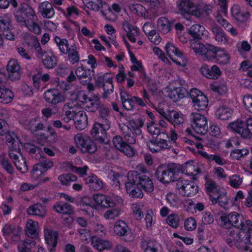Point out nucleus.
<instances>
[{"mask_svg":"<svg viewBox=\"0 0 252 252\" xmlns=\"http://www.w3.org/2000/svg\"><path fill=\"white\" fill-rule=\"evenodd\" d=\"M220 224L227 229H230L231 226H233L241 230V231L247 230L245 240L250 242L252 233V221L251 220H245L242 215L233 212L220 217Z\"/></svg>","mask_w":252,"mask_h":252,"instance_id":"obj_1","label":"nucleus"},{"mask_svg":"<svg viewBox=\"0 0 252 252\" xmlns=\"http://www.w3.org/2000/svg\"><path fill=\"white\" fill-rule=\"evenodd\" d=\"M147 173V170L144 168L141 172L130 171L127 174V180L137 184L145 191L151 192L154 190V185Z\"/></svg>","mask_w":252,"mask_h":252,"instance_id":"obj_2","label":"nucleus"},{"mask_svg":"<svg viewBox=\"0 0 252 252\" xmlns=\"http://www.w3.org/2000/svg\"><path fill=\"white\" fill-rule=\"evenodd\" d=\"M179 171V168L175 163L168 165L159 166L156 172L155 176L158 180L163 183H169L171 182H176L177 175Z\"/></svg>","mask_w":252,"mask_h":252,"instance_id":"obj_3","label":"nucleus"},{"mask_svg":"<svg viewBox=\"0 0 252 252\" xmlns=\"http://www.w3.org/2000/svg\"><path fill=\"white\" fill-rule=\"evenodd\" d=\"M55 41L60 51L63 54H67L68 59L72 64H74L79 61L78 51L75 45L69 46L68 41L65 38H61L56 36Z\"/></svg>","mask_w":252,"mask_h":252,"instance_id":"obj_4","label":"nucleus"},{"mask_svg":"<svg viewBox=\"0 0 252 252\" xmlns=\"http://www.w3.org/2000/svg\"><path fill=\"white\" fill-rule=\"evenodd\" d=\"M229 127L233 132L240 135L244 139L252 137V118L247 119L246 123L240 120L230 123Z\"/></svg>","mask_w":252,"mask_h":252,"instance_id":"obj_5","label":"nucleus"},{"mask_svg":"<svg viewBox=\"0 0 252 252\" xmlns=\"http://www.w3.org/2000/svg\"><path fill=\"white\" fill-rule=\"evenodd\" d=\"M176 189L184 196L195 195L198 190L197 185L193 182L180 178L176 180Z\"/></svg>","mask_w":252,"mask_h":252,"instance_id":"obj_6","label":"nucleus"},{"mask_svg":"<svg viewBox=\"0 0 252 252\" xmlns=\"http://www.w3.org/2000/svg\"><path fill=\"white\" fill-rule=\"evenodd\" d=\"M168 139L167 134L162 132L159 135L156 136L154 139L150 140L151 144L148 145L149 150L153 153H157L163 150L170 149L171 146Z\"/></svg>","mask_w":252,"mask_h":252,"instance_id":"obj_7","label":"nucleus"},{"mask_svg":"<svg viewBox=\"0 0 252 252\" xmlns=\"http://www.w3.org/2000/svg\"><path fill=\"white\" fill-rule=\"evenodd\" d=\"M93 73V70L86 69L83 66L77 67L75 71V75L71 71L66 80L68 82H72L77 79L80 83L83 85H87L91 80L92 76L94 75Z\"/></svg>","mask_w":252,"mask_h":252,"instance_id":"obj_8","label":"nucleus"},{"mask_svg":"<svg viewBox=\"0 0 252 252\" xmlns=\"http://www.w3.org/2000/svg\"><path fill=\"white\" fill-rule=\"evenodd\" d=\"M74 138L77 147L82 153L93 154L96 151V146L90 137L84 136L81 134H77Z\"/></svg>","mask_w":252,"mask_h":252,"instance_id":"obj_9","label":"nucleus"},{"mask_svg":"<svg viewBox=\"0 0 252 252\" xmlns=\"http://www.w3.org/2000/svg\"><path fill=\"white\" fill-rule=\"evenodd\" d=\"M193 106L198 111L204 110L208 105L207 97L197 89H192L189 93Z\"/></svg>","mask_w":252,"mask_h":252,"instance_id":"obj_10","label":"nucleus"},{"mask_svg":"<svg viewBox=\"0 0 252 252\" xmlns=\"http://www.w3.org/2000/svg\"><path fill=\"white\" fill-rule=\"evenodd\" d=\"M192 128L197 133L201 135L205 134L208 131L206 118L199 113H192Z\"/></svg>","mask_w":252,"mask_h":252,"instance_id":"obj_11","label":"nucleus"},{"mask_svg":"<svg viewBox=\"0 0 252 252\" xmlns=\"http://www.w3.org/2000/svg\"><path fill=\"white\" fill-rule=\"evenodd\" d=\"M110 127L107 126V127L105 128V125L103 123H96L94 125L91 131V135L100 143H106L107 137L106 131L109 129Z\"/></svg>","mask_w":252,"mask_h":252,"instance_id":"obj_12","label":"nucleus"},{"mask_svg":"<svg viewBox=\"0 0 252 252\" xmlns=\"http://www.w3.org/2000/svg\"><path fill=\"white\" fill-rule=\"evenodd\" d=\"M244 235H245L244 231H239L237 234L238 239L235 237L234 239L229 238L227 239L226 242L229 246H232L234 245L238 249L247 251L249 250L248 244H252V242L251 241L250 242L245 240Z\"/></svg>","mask_w":252,"mask_h":252,"instance_id":"obj_13","label":"nucleus"},{"mask_svg":"<svg viewBox=\"0 0 252 252\" xmlns=\"http://www.w3.org/2000/svg\"><path fill=\"white\" fill-rule=\"evenodd\" d=\"M44 98L47 103L53 105H56L65 101V98L62 93L56 89L46 91L44 94Z\"/></svg>","mask_w":252,"mask_h":252,"instance_id":"obj_14","label":"nucleus"},{"mask_svg":"<svg viewBox=\"0 0 252 252\" xmlns=\"http://www.w3.org/2000/svg\"><path fill=\"white\" fill-rule=\"evenodd\" d=\"M114 231L117 235L123 236L126 241H131L133 239L132 233L124 221H117L114 226Z\"/></svg>","mask_w":252,"mask_h":252,"instance_id":"obj_15","label":"nucleus"},{"mask_svg":"<svg viewBox=\"0 0 252 252\" xmlns=\"http://www.w3.org/2000/svg\"><path fill=\"white\" fill-rule=\"evenodd\" d=\"M9 156L13 159V162L18 170L22 173L28 171V166L25 158L21 153V150L15 152H9Z\"/></svg>","mask_w":252,"mask_h":252,"instance_id":"obj_16","label":"nucleus"},{"mask_svg":"<svg viewBox=\"0 0 252 252\" xmlns=\"http://www.w3.org/2000/svg\"><path fill=\"white\" fill-rule=\"evenodd\" d=\"M211 32L219 45L224 46L228 44V37L220 26L217 24L212 25Z\"/></svg>","mask_w":252,"mask_h":252,"instance_id":"obj_17","label":"nucleus"},{"mask_svg":"<svg viewBox=\"0 0 252 252\" xmlns=\"http://www.w3.org/2000/svg\"><path fill=\"white\" fill-rule=\"evenodd\" d=\"M86 6L88 8L94 11L100 10L102 15L106 18L107 12L110 13L111 11L110 6L102 0H90L87 2Z\"/></svg>","mask_w":252,"mask_h":252,"instance_id":"obj_18","label":"nucleus"},{"mask_svg":"<svg viewBox=\"0 0 252 252\" xmlns=\"http://www.w3.org/2000/svg\"><path fill=\"white\" fill-rule=\"evenodd\" d=\"M113 142L114 147L119 151L123 152L126 155L129 157L134 155L133 150L131 146L124 142L122 137L117 135L114 137Z\"/></svg>","mask_w":252,"mask_h":252,"instance_id":"obj_19","label":"nucleus"},{"mask_svg":"<svg viewBox=\"0 0 252 252\" xmlns=\"http://www.w3.org/2000/svg\"><path fill=\"white\" fill-rule=\"evenodd\" d=\"M165 50L166 54L173 62L180 66H185L186 65L187 62L186 60H182V62H180L178 59H175L173 57V55H175L179 58H181L183 55V53L173 44L167 43L165 46Z\"/></svg>","mask_w":252,"mask_h":252,"instance_id":"obj_20","label":"nucleus"},{"mask_svg":"<svg viewBox=\"0 0 252 252\" xmlns=\"http://www.w3.org/2000/svg\"><path fill=\"white\" fill-rule=\"evenodd\" d=\"M7 70L9 73L8 77L11 80H18L21 76V67L18 61L15 59L10 60L7 65Z\"/></svg>","mask_w":252,"mask_h":252,"instance_id":"obj_21","label":"nucleus"},{"mask_svg":"<svg viewBox=\"0 0 252 252\" xmlns=\"http://www.w3.org/2000/svg\"><path fill=\"white\" fill-rule=\"evenodd\" d=\"M126 193L132 198H141L143 196V193L140 187L135 183L129 181L125 184Z\"/></svg>","mask_w":252,"mask_h":252,"instance_id":"obj_22","label":"nucleus"},{"mask_svg":"<svg viewBox=\"0 0 252 252\" xmlns=\"http://www.w3.org/2000/svg\"><path fill=\"white\" fill-rule=\"evenodd\" d=\"M91 244L94 248L99 251L110 249L113 246L111 242L95 236L92 237Z\"/></svg>","mask_w":252,"mask_h":252,"instance_id":"obj_23","label":"nucleus"},{"mask_svg":"<svg viewBox=\"0 0 252 252\" xmlns=\"http://www.w3.org/2000/svg\"><path fill=\"white\" fill-rule=\"evenodd\" d=\"M201 71L205 77L212 79L218 78L221 74L220 68L216 65H214L211 67L208 66H203L201 68Z\"/></svg>","mask_w":252,"mask_h":252,"instance_id":"obj_24","label":"nucleus"},{"mask_svg":"<svg viewBox=\"0 0 252 252\" xmlns=\"http://www.w3.org/2000/svg\"><path fill=\"white\" fill-rule=\"evenodd\" d=\"M177 7L181 14L189 15L191 9L195 7V3L191 0H178Z\"/></svg>","mask_w":252,"mask_h":252,"instance_id":"obj_25","label":"nucleus"},{"mask_svg":"<svg viewBox=\"0 0 252 252\" xmlns=\"http://www.w3.org/2000/svg\"><path fill=\"white\" fill-rule=\"evenodd\" d=\"M38 8L39 12L44 18H51L55 14L52 4L47 1L41 3Z\"/></svg>","mask_w":252,"mask_h":252,"instance_id":"obj_26","label":"nucleus"},{"mask_svg":"<svg viewBox=\"0 0 252 252\" xmlns=\"http://www.w3.org/2000/svg\"><path fill=\"white\" fill-rule=\"evenodd\" d=\"M74 122L76 128L79 130L85 129L88 124V117L86 113L83 111L77 112Z\"/></svg>","mask_w":252,"mask_h":252,"instance_id":"obj_27","label":"nucleus"},{"mask_svg":"<svg viewBox=\"0 0 252 252\" xmlns=\"http://www.w3.org/2000/svg\"><path fill=\"white\" fill-rule=\"evenodd\" d=\"M210 199L213 204L218 202L219 205L222 207H224L228 204L226 192L222 189L220 191H219L218 193H215V194H210Z\"/></svg>","mask_w":252,"mask_h":252,"instance_id":"obj_28","label":"nucleus"},{"mask_svg":"<svg viewBox=\"0 0 252 252\" xmlns=\"http://www.w3.org/2000/svg\"><path fill=\"white\" fill-rule=\"evenodd\" d=\"M5 134L10 149L9 152H15L21 150V143L16 136L14 133L10 134L9 131Z\"/></svg>","mask_w":252,"mask_h":252,"instance_id":"obj_29","label":"nucleus"},{"mask_svg":"<svg viewBox=\"0 0 252 252\" xmlns=\"http://www.w3.org/2000/svg\"><path fill=\"white\" fill-rule=\"evenodd\" d=\"M44 236L47 244L52 246L51 252H54L57 246L58 235L57 232L51 230H47L45 231Z\"/></svg>","mask_w":252,"mask_h":252,"instance_id":"obj_30","label":"nucleus"},{"mask_svg":"<svg viewBox=\"0 0 252 252\" xmlns=\"http://www.w3.org/2000/svg\"><path fill=\"white\" fill-rule=\"evenodd\" d=\"M94 199L98 205L104 208L113 207L115 205L114 202L108 196L102 194H94Z\"/></svg>","mask_w":252,"mask_h":252,"instance_id":"obj_31","label":"nucleus"},{"mask_svg":"<svg viewBox=\"0 0 252 252\" xmlns=\"http://www.w3.org/2000/svg\"><path fill=\"white\" fill-rule=\"evenodd\" d=\"M124 30L126 32V36L128 39L132 42H135L136 39L134 37L138 36L139 32L136 27L132 26L128 22L125 21L123 24Z\"/></svg>","mask_w":252,"mask_h":252,"instance_id":"obj_32","label":"nucleus"},{"mask_svg":"<svg viewBox=\"0 0 252 252\" xmlns=\"http://www.w3.org/2000/svg\"><path fill=\"white\" fill-rule=\"evenodd\" d=\"M207 31L204 27L199 24L191 26L189 30V33L194 39H201L204 35H206Z\"/></svg>","mask_w":252,"mask_h":252,"instance_id":"obj_33","label":"nucleus"},{"mask_svg":"<svg viewBox=\"0 0 252 252\" xmlns=\"http://www.w3.org/2000/svg\"><path fill=\"white\" fill-rule=\"evenodd\" d=\"M86 183L93 190H98L103 186V182L95 175H93L86 179Z\"/></svg>","mask_w":252,"mask_h":252,"instance_id":"obj_34","label":"nucleus"},{"mask_svg":"<svg viewBox=\"0 0 252 252\" xmlns=\"http://www.w3.org/2000/svg\"><path fill=\"white\" fill-rule=\"evenodd\" d=\"M75 99L78 101L81 105L86 110L89 111L92 102V96L89 97L83 91L77 93Z\"/></svg>","mask_w":252,"mask_h":252,"instance_id":"obj_35","label":"nucleus"},{"mask_svg":"<svg viewBox=\"0 0 252 252\" xmlns=\"http://www.w3.org/2000/svg\"><path fill=\"white\" fill-rule=\"evenodd\" d=\"M75 99L78 101L81 105L86 110L89 111L92 102V96L89 97L83 91L77 93Z\"/></svg>","mask_w":252,"mask_h":252,"instance_id":"obj_36","label":"nucleus"},{"mask_svg":"<svg viewBox=\"0 0 252 252\" xmlns=\"http://www.w3.org/2000/svg\"><path fill=\"white\" fill-rule=\"evenodd\" d=\"M27 211L29 215H36L41 217H44L46 214L45 207L39 203L30 206Z\"/></svg>","mask_w":252,"mask_h":252,"instance_id":"obj_37","label":"nucleus"},{"mask_svg":"<svg viewBox=\"0 0 252 252\" xmlns=\"http://www.w3.org/2000/svg\"><path fill=\"white\" fill-rule=\"evenodd\" d=\"M14 97L12 91L4 86L0 85V102L8 103L11 101Z\"/></svg>","mask_w":252,"mask_h":252,"instance_id":"obj_38","label":"nucleus"},{"mask_svg":"<svg viewBox=\"0 0 252 252\" xmlns=\"http://www.w3.org/2000/svg\"><path fill=\"white\" fill-rule=\"evenodd\" d=\"M41 58L44 65L47 68H53L57 65L56 57L52 53L43 54Z\"/></svg>","mask_w":252,"mask_h":252,"instance_id":"obj_39","label":"nucleus"},{"mask_svg":"<svg viewBox=\"0 0 252 252\" xmlns=\"http://www.w3.org/2000/svg\"><path fill=\"white\" fill-rule=\"evenodd\" d=\"M188 94V91L182 87L175 88L172 90L169 94V97L173 99L175 102L185 97L186 95Z\"/></svg>","mask_w":252,"mask_h":252,"instance_id":"obj_40","label":"nucleus"},{"mask_svg":"<svg viewBox=\"0 0 252 252\" xmlns=\"http://www.w3.org/2000/svg\"><path fill=\"white\" fill-rule=\"evenodd\" d=\"M99 121L101 123L105 125V128L107 127V126H110V111L108 108L103 106L100 107L99 110Z\"/></svg>","mask_w":252,"mask_h":252,"instance_id":"obj_41","label":"nucleus"},{"mask_svg":"<svg viewBox=\"0 0 252 252\" xmlns=\"http://www.w3.org/2000/svg\"><path fill=\"white\" fill-rule=\"evenodd\" d=\"M157 26L159 30L164 34L168 33L171 30V23L165 17H160L158 19Z\"/></svg>","mask_w":252,"mask_h":252,"instance_id":"obj_42","label":"nucleus"},{"mask_svg":"<svg viewBox=\"0 0 252 252\" xmlns=\"http://www.w3.org/2000/svg\"><path fill=\"white\" fill-rule=\"evenodd\" d=\"M166 119L173 125H180L184 122V119L182 115L175 111H172L168 114V117H166Z\"/></svg>","mask_w":252,"mask_h":252,"instance_id":"obj_43","label":"nucleus"},{"mask_svg":"<svg viewBox=\"0 0 252 252\" xmlns=\"http://www.w3.org/2000/svg\"><path fill=\"white\" fill-rule=\"evenodd\" d=\"M38 223L32 220H29L27 224L26 233L29 237L32 239L37 237L38 233L37 232L36 227Z\"/></svg>","mask_w":252,"mask_h":252,"instance_id":"obj_44","label":"nucleus"},{"mask_svg":"<svg viewBox=\"0 0 252 252\" xmlns=\"http://www.w3.org/2000/svg\"><path fill=\"white\" fill-rule=\"evenodd\" d=\"M20 11L21 12L24 13L27 17H31L32 18L29 20H37V17L35 15V13L34 10L29 4L27 3L22 4L20 8Z\"/></svg>","mask_w":252,"mask_h":252,"instance_id":"obj_45","label":"nucleus"},{"mask_svg":"<svg viewBox=\"0 0 252 252\" xmlns=\"http://www.w3.org/2000/svg\"><path fill=\"white\" fill-rule=\"evenodd\" d=\"M54 209L59 213L63 214L71 215L74 213L73 209L72 206L68 204L65 203L63 205H56L53 206Z\"/></svg>","mask_w":252,"mask_h":252,"instance_id":"obj_46","label":"nucleus"},{"mask_svg":"<svg viewBox=\"0 0 252 252\" xmlns=\"http://www.w3.org/2000/svg\"><path fill=\"white\" fill-rule=\"evenodd\" d=\"M205 48L203 55L208 60L215 59L219 48L210 44H206L205 45Z\"/></svg>","mask_w":252,"mask_h":252,"instance_id":"obj_47","label":"nucleus"},{"mask_svg":"<svg viewBox=\"0 0 252 252\" xmlns=\"http://www.w3.org/2000/svg\"><path fill=\"white\" fill-rule=\"evenodd\" d=\"M231 114L230 109L224 106L220 107L216 112L218 117L222 120L228 119L231 116Z\"/></svg>","mask_w":252,"mask_h":252,"instance_id":"obj_48","label":"nucleus"},{"mask_svg":"<svg viewBox=\"0 0 252 252\" xmlns=\"http://www.w3.org/2000/svg\"><path fill=\"white\" fill-rule=\"evenodd\" d=\"M229 58V55L223 50H221L220 48L216 54V56L215 57L217 62L222 64L227 63Z\"/></svg>","mask_w":252,"mask_h":252,"instance_id":"obj_49","label":"nucleus"},{"mask_svg":"<svg viewBox=\"0 0 252 252\" xmlns=\"http://www.w3.org/2000/svg\"><path fill=\"white\" fill-rule=\"evenodd\" d=\"M112 77L109 73H106L102 75H98L95 78V84L98 87L106 84V83L112 82Z\"/></svg>","mask_w":252,"mask_h":252,"instance_id":"obj_50","label":"nucleus"},{"mask_svg":"<svg viewBox=\"0 0 252 252\" xmlns=\"http://www.w3.org/2000/svg\"><path fill=\"white\" fill-rule=\"evenodd\" d=\"M148 27L146 24L143 27V31L145 33L148 35L149 40L155 44H158L161 41V38L159 34L156 32V31L154 30H151L149 32L146 31V28Z\"/></svg>","mask_w":252,"mask_h":252,"instance_id":"obj_51","label":"nucleus"},{"mask_svg":"<svg viewBox=\"0 0 252 252\" xmlns=\"http://www.w3.org/2000/svg\"><path fill=\"white\" fill-rule=\"evenodd\" d=\"M190 43V47L195 53H199L202 55H203L206 49L205 45L201 43L195 39L191 40Z\"/></svg>","mask_w":252,"mask_h":252,"instance_id":"obj_52","label":"nucleus"},{"mask_svg":"<svg viewBox=\"0 0 252 252\" xmlns=\"http://www.w3.org/2000/svg\"><path fill=\"white\" fill-rule=\"evenodd\" d=\"M0 164L9 174H11L13 172V168L9 162V160L6 157L5 154L0 155Z\"/></svg>","mask_w":252,"mask_h":252,"instance_id":"obj_53","label":"nucleus"},{"mask_svg":"<svg viewBox=\"0 0 252 252\" xmlns=\"http://www.w3.org/2000/svg\"><path fill=\"white\" fill-rule=\"evenodd\" d=\"M166 223L173 228H177L179 225L180 219L177 214H172L169 215L166 220Z\"/></svg>","mask_w":252,"mask_h":252,"instance_id":"obj_54","label":"nucleus"},{"mask_svg":"<svg viewBox=\"0 0 252 252\" xmlns=\"http://www.w3.org/2000/svg\"><path fill=\"white\" fill-rule=\"evenodd\" d=\"M249 154L247 149H235L231 152L230 157L233 160H240Z\"/></svg>","mask_w":252,"mask_h":252,"instance_id":"obj_55","label":"nucleus"},{"mask_svg":"<svg viewBox=\"0 0 252 252\" xmlns=\"http://www.w3.org/2000/svg\"><path fill=\"white\" fill-rule=\"evenodd\" d=\"M58 179L63 185H68L71 182L76 181L77 177L72 174H66L59 176Z\"/></svg>","mask_w":252,"mask_h":252,"instance_id":"obj_56","label":"nucleus"},{"mask_svg":"<svg viewBox=\"0 0 252 252\" xmlns=\"http://www.w3.org/2000/svg\"><path fill=\"white\" fill-rule=\"evenodd\" d=\"M45 172L40 165L35 164L31 172L32 177L35 180H37Z\"/></svg>","mask_w":252,"mask_h":252,"instance_id":"obj_57","label":"nucleus"},{"mask_svg":"<svg viewBox=\"0 0 252 252\" xmlns=\"http://www.w3.org/2000/svg\"><path fill=\"white\" fill-rule=\"evenodd\" d=\"M128 7L131 11L138 16H143L145 11V8L140 4L129 3Z\"/></svg>","mask_w":252,"mask_h":252,"instance_id":"obj_58","label":"nucleus"},{"mask_svg":"<svg viewBox=\"0 0 252 252\" xmlns=\"http://www.w3.org/2000/svg\"><path fill=\"white\" fill-rule=\"evenodd\" d=\"M36 21L28 20V23L26 24V27L31 32L36 34L41 33V27L35 23Z\"/></svg>","mask_w":252,"mask_h":252,"instance_id":"obj_59","label":"nucleus"},{"mask_svg":"<svg viewBox=\"0 0 252 252\" xmlns=\"http://www.w3.org/2000/svg\"><path fill=\"white\" fill-rule=\"evenodd\" d=\"M205 187L207 192L211 193V194H215L221 190L218 188L216 183L212 180H208L205 184Z\"/></svg>","mask_w":252,"mask_h":252,"instance_id":"obj_60","label":"nucleus"},{"mask_svg":"<svg viewBox=\"0 0 252 252\" xmlns=\"http://www.w3.org/2000/svg\"><path fill=\"white\" fill-rule=\"evenodd\" d=\"M243 179L239 175H233L229 177L230 185L235 189H238L242 184Z\"/></svg>","mask_w":252,"mask_h":252,"instance_id":"obj_61","label":"nucleus"},{"mask_svg":"<svg viewBox=\"0 0 252 252\" xmlns=\"http://www.w3.org/2000/svg\"><path fill=\"white\" fill-rule=\"evenodd\" d=\"M120 210L117 208L108 210L104 214V217L108 220H113L119 216Z\"/></svg>","mask_w":252,"mask_h":252,"instance_id":"obj_62","label":"nucleus"},{"mask_svg":"<svg viewBox=\"0 0 252 252\" xmlns=\"http://www.w3.org/2000/svg\"><path fill=\"white\" fill-rule=\"evenodd\" d=\"M100 101L99 97L96 95L92 96V102L89 111L94 112L100 107Z\"/></svg>","mask_w":252,"mask_h":252,"instance_id":"obj_63","label":"nucleus"},{"mask_svg":"<svg viewBox=\"0 0 252 252\" xmlns=\"http://www.w3.org/2000/svg\"><path fill=\"white\" fill-rule=\"evenodd\" d=\"M243 103L246 109L252 113V95L250 94L245 95L243 97Z\"/></svg>","mask_w":252,"mask_h":252,"instance_id":"obj_64","label":"nucleus"}]
</instances>
